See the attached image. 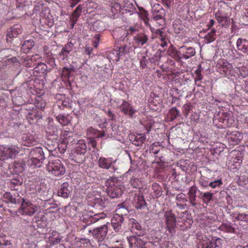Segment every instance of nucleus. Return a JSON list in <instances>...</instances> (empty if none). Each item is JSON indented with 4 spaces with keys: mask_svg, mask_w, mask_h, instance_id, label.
<instances>
[{
    "mask_svg": "<svg viewBox=\"0 0 248 248\" xmlns=\"http://www.w3.org/2000/svg\"><path fill=\"white\" fill-rule=\"evenodd\" d=\"M128 138L131 142L137 146H141L146 138L145 134H140L139 135L130 134Z\"/></svg>",
    "mask_w": 248,
    "mask_h": 248,
    "instance_id": "9b49d317",
    "label": "nucleus"
},
{
    "mask_svg": "<svg viewBox=\"0 0 248 248\" xmlns=\"http://www.w3.org/2000/svg\"><path fill=\"white\" fill-rule=\"evenodd\" d=\"M134 40L137 44L143 46L147 43L149 39L147 35L144 33H139L134 37Z\"/></svg>",
    "mask_w": 248,
    "mask_h": 248,
    "instance_id": "5701e85b",
    "label": "nucleus"
},
{
    "mask_svg": "<svg viewBox=\"0 0 248 248\" xmlns=\"http://www.w3.org/2000/svg\"><path fill=\"white\" fill-rule=\"evenodd\" d=\"M136 110L130 106L129 108L128 114L131 117H133V115L135 113Z\"/></svg>",
    "mask_w": 248,
    "mask_h": 248,
    "instance_id": "69168bd1",
    "label": "nucleus"
},
{
    "mask_svg": "<svg viewBox=\"0 0 248 248\" xmlns=\"http://www.w3.org/2000/svg\"><path fill=\"white\" fill-rule=\"evenodd\" d=\"M197 191V187L195 186H192L190 187L187 193L189 202L193 206H196L197 205V203L196 202Z\"/></svg>",
    "mask_w": 248,
    "mask_h": 248,
    "instance_id": "a211bd4d",
    "label": "nucleus"
},
{
    "mask_svg": "<svg viewBox=\"0 0 248 248\" xmlns=\"http://www.w3.org/2000/svg\"><path fill=\"white\" fill-rule=\"evenodd\" d=\"M152 18L155 21L162 20L163 22L165 21V16L166 11L159 4L154 5L152 9Z\"/></svg>",
    "mask_w": 248,
    "mask_h": 248,
    "instance_id": "0eeeda50",
    "label": "nucleus"
},
{
    "mask_svg": "<svg viewBox=\"0 0 248 248\" xmlns=\"http://www.w3.org/2000/svg\"><path fill=\"white\" fill-rule=\"evenodd\" d=\"M41 57L39 55H32L30 58L25 59L23 64L26 67L33 68L37 64V62L40 61Z\"/></svg>",
    "mask_w": 248,
    "mask_h": 248,
    "instance_id": "dca6fc26",
    "label": "nucleus"
},
{
    "mask_svg": "<svg viewBox=\"0 0 248 248\" xmlns=\"http://www.w3.org/2000/svg\"><path fill=\"white\" fill-rule=\"evenodd\" d=\"M243 20L248 22V9H246L243 13Z\"/></svg>",
    "mask_w": 248,
    "mask_h": 248,
    "instance_id": "052dcab7",
    "label": "nucleus"
},
{
    "mask_svg": "<svg viewBox=\"0 0 248 248\" xmlns=\"http://www.w3.org/2000/svg\"><path fill=\"white\" fill-rule=\"evenodd\" d=\"M129 48L126 45H124L119 47V57L124 56L126 53L129 52Z\"/></svg>",
    "mask_w": 248,
    "mask_h": 248,
    "instance_id": "37998d69",
    "label": "nucleus"
},
{
    "mask_svg": "<svg viewBox=\"0 0 248 248\" xmlns=\"http://www.w3.org/2000/svg\"><path fill=\"white\" fill-rule=\"evenodd\" d=\"M73 46V44L71 42H68L65 45V46L63 47L60 53V55L67 57L69 53L72 50Z\"/></svg>",
    "mask_w": 248,
    "mask_h": 248,
    "instance_id": "473e14b6",
    "label": "nucleus"
},
{
    "mask_svg": "<svg viewBox=\"0 0 248 248\" xmlns=\"http://www.w3.org/2000/svg\"><path fill=\"white\" fill-rule=\"evenodd\" d=\"M34 46V42L32 40H26L22 46L21 50L24 53H27Z\"/></svg>",
    "mask_w": 248,
    "mask_h": 248,
    "instance_id": "c85d7f7f",
    "label": "nucleus"
},
{
    "mask_svg": "<svg viewBox=\"0 0 248 248\" xmlns=\"http://www.w3.org/2000/svg\"><path fill=\"white\" fill-rule=\"evenodd\" d=\"M200 184L203 187H207L209 186V183L206 180H201L200 182Z\"/></svg>",
    "mask_w": 248,
    "mask_h": 248,
    "instance_id": "774afa93",
    "label": "nucleus"
},
{
    "mask_svg": "<svg viewBox=\"0 0 248 248\" xmlns=\"http://www.w3.org/2000/svg\"><path fill=\"white\" fill-rule=\"evenodd\" d=\"M74 70L73 68H67L64 67L62 68V77L63 79L67 80L69 78L71 72Z\"/></svg>",
    "mask_w": 248,
    "mask_h": 248,
    "instance_id": "58836bf2",
    "label": "nucleus"
},
{
    "mask_svg": "<svg viewBox=\"0 0 248 248\" xmlns=\"http://www.w3.org/2000/svg\"><path fill=\"white\" fill-rule=\"evenodd\" d=\"M235 219L239 221L240 225L248 226V213H238L235 217Z\"/></svg>",
    "mask_w": 248,
    "mask_h": 248,
    "instance_id": "cd10ccee",
    "label": "nucleus"
},
{
    "mask_svg": "<svg viewBox=\"0 0 248 248\" xmlns=\"http://www.w3.org/2000/svg\"><path fill=\"white\" fill-rule=\"evenodd\" d=\"M168 115L170 118V120L172 121L180 115L179 111L175 107H172L170 110Z\"/></svg>",
    "mask_w": 248,
    "mask_h": 248,
    "instance_id": "c9c22d12",
    "label": "nucleus"
},
{
    "mask_svg": "<svg viewBox=\"0 0 248 248\" xmlns=\"http://www.w3.org/2000/svg\"><path fill=\"white\" fill-rule=\"evenodd\" d=\"M9 246V248H10L12 246V244L11 243V241L6 239V237L4 236V237L0 238V248H1V246Z\"/></svg>",
    "mask_w": 248,
    "mask_h": 248,
    "instance_id": "a18cd8bd",
    "label": "nucleus"
},
{
    "mask_svg": "<svg viewBox=\"0 0 248 248\" xmlns=\"http://www.w3.org/2000/svg\"><path fill=\"white\" fill-rule=\"evenodd\" d=\"M243 139V135L239 132H235L231 134L229 139L234 144H238Z\"/></svg>",
    "mask_w": 248,
    "mask_h": 248,
    "instance_id": "c756f323",
    "label": "nucleus"
},
{
    "mask_svg": "<svg viewBox=\"0 0 248 248\" xmlns=\"http://www.w3.org/2000/svg\"><path fill=\"white\" fill-rule=\"evenodd\" d=\"M129 108L130 104L126 102H124V104L122 105L121 108L122 111L125 114H128Z\"/></svg>",
    "mask_w": 248,
    "mask_h": 248,
    "instance_id": "864d4df0",
    "label": "nucleus"
},
{
    "mask_svg": "<svg viewBox=\"0 0 248 248\" xmlns=\"http://www.w3.org/2000/svg\"><path fill=\"white\" fill-rule=\"evenodd\" d=\"M240 73L241 76L245 78L248 76V67L243 66L240 69Z\"/></svg>",
    "mask_w": 248,
    "mask_h": 248,
    "instance_id": "5fc2aeb1",
    "label": "nucleus"
},
{
    "mask_svg": "<svg viewBox=\"0 0 248 248\" xmlns=\"http://www.w3.org/2000/svg\"><path fill=\"white\" fill-rule=\"evenodd\" d=\"M42 115L41 112L38 111H33L32 112H29L27 115V119L29 121L30 123H31V120H38L42 118Z\"/></svg>",
    "mask_w": 248,
    "mask_h": 248,
    "instance_id": "2f4dec72",
    "label": "nucleus"
},
{
    "mask_svg": "<svg viewBox=\"0 0 248 248\" xmlns=\"http://www.w3.org/2000/svg\"><path fill=\"white\" fill-rule=\"evenodd\" d=\"M140 65L142 69L145 68L147 66V60L145 56H142L140 61Z\"/></svg>",
    "mask_w": 248,
    "mask_h": 248,
    "instance_id": "bf43d9fd",
    "label": "nucleus"
},
{
    "mask_svg": "<svg viewBox=\"0 0 248 248\" xmlns=\"http://www.w3.org/2000/svg\"><path fill=\"white\" fill-rule=\"evenodd\" d=\"M98 164L100 168L108 170L112 165V163L109 159L101 157L99 158Z\"/></svg>",
    "mask_w": 248,
    "mask_h": 248,
    "instance_id": "a878e982",
    "label": "nucleus"
},
{
    "mask_svg": "<svg viewBox=\"0 0 248 248\" xmlns=\"http://www.w3.org/2000/svg\"><path fill=\"white\" fill-rule=\"evenodd\" d=\"M222 242L223 240L220 238H212L211 240L208 239L202 246L203 248H222Z\"/></svg>",
    "mask_w": 248,
    "mask_h": 248,
    "instance_id": "f8f14e48",
    "label": "nucleus"
},
{
    "mask_svg": "<svg viewBox=\"0 0 248 248\" xmlns=\"http://www.w3.org/2000/svg\"><path fill=\"white\" fill-rule=\"evenodd\" d=\"M124 217L123 215L115 214L111 219V225L116 232L122 231V224L124 223Z\"/></svg>",
    "mask_w": 248,
    "mask_h": 248,
    "instance_id": "1a4fd4ad",
    "label": "nucleus"
},
{
    "mask_svg": "<svg viewBox=\"0 0 248 248\" xmlns=\"http://www.w3.org/2000/svg\"><path fill=\"white\" fill-rule=\"evenodd\" d=\"M82 7L81 5H79L75 11L73 12L72 15V19H75V22H77L78 17H79L82 12Z\"/></svg>",
    "mask_w": 248,
    "mask_h": 248,
    "instance_id": "4c0bfd02",
    "label": "nucleus"
},
{
    "mask_svg": "<svg viewBox=\"0 0 248 248\" xmlns=\"http://www.w3.org/2000/svg\"><path fill=\"white\" fill-rule=\"evenodd\" d=\"M103 23L101 21H96L93 23V26L95 30H99L98 27L102 25Z\"/></svg>",
    "mask_w": 248,
    "mask_h": 248,
    "instance_id": "e2e57ef3",
    "label": "nucleus"
},
{
    "mask_svg": "<svg viewBox=\"0 0 248 248\" xmlns=\"http://www.w3.org/2000/svg\"><path fill=\"white\" fill-rule=\"evenodd\" d=\"M25 166L26 164L23 161L19 162H14L8 165V169L10 172L18 174L24 170Z\"/></svg>",
    "mask_w": 248,
    "mask_h": 248,
    "instance_id": "9d476101",
    "label": "nucleus"
},
{
    "mask_svg": "<svg viewBox=\"0 0 248 248\" xmlns=\"http://www.w3.org/2000/svg\"><path fill=\"white\" fill-rule=\"evenodd\" d=\"M46 170L48 172H51L52 174L56 176H61L65 172V168L59 159L49 162L47 165Z\"/></svg>",
    "mask_w": 248,
    "mask_h": 248,
    "instance_id": "f03ea898",
    "label": "nucleus"
},
{
    "mask_svg": "<svg viewBox=\"0 0 248 248\" xmlns=\"http://www.w3.org/2000/svg\"><path fill=\"white\" fill-rule=\"evenodd\" d=\"M141 236L132 235L128 238L131 248H146V245L148 242L146 237L140 238Z\"/></svg>",
    "mask_w": 248,
    "mask_h": 248,
    "instance_id": "39448f33",
    "label": "nucleus"
},
{
    "mask_svg": "<svg viewBox=\"0 0 248 248\" xmlns=\"http://www.w3.org/2000/svg\"><path fill=\"white\" fill-rule=\"evenodd\" d=\"M41 158H32L28 160L27 164L30 167H32L33 168H39L41 166L44 160L43 159L42 156Z\"/></svg>",
    "mask_w": 248,
    "mask_h": 248,
    "instance_id": "bb28decb",
    "label": "nucleus"
},
{
    "mask_svg": "<svg viewBox=\"0 0 248 248\" xmlns=\"http://www.w3.org/2000/svg\"><path fill=\"white\" fill-rule=\"evenodd\" d=\"M245 181L246 180L244 179V178L243 177H240L238 180V184H239V185L243 186V185L246 184Z\"/></svg>",
    "mask_w": 248,
    "mask_h": 248,
    "instance_id": "0e129e2a",
    "label": "nucleus"
},
{
    "mask_svg": "<svg viewBox=\"0 0 248 248\" xmlns=\"http://www.w3.org/2000/svg\"><path fill=\"white\" fill-rule=\"evenodd\" d=\"M222 185L221 179H218L213 182H211L209 183V186L213 188H215L217 187H219Z\"/></svg>",
    "mask_w": 248,
    "mask_h": 248,
    "instance_id": "3c124183",
    "label": "nucleus"
},
{
    "mask_svg": "<svg viewBox=\"0 0 248 248\" xmlns=\"http://www.w3.org/2000/svg\"><path fill=\"white\" fill-rule=\"evenodd\" d=\"M100 35L99 34H97L95 35L93 37V43L94 44V47H96L99 44L100 41Z\"/></svg>",
    "mask_w": 248,
    "mask_h": 248,
    "instance_id": "13d9d810",
    "label": "nucleus"
},
{
    "mask_svg": "<svg viewBox=\"0 0 248 248\" xmlns=\"http://www.w3.org/2000/svg\"><path fill=\"white\" fill-rule=\"evenodd\" d=\"M108 231V226L107 224L104 225L100 227L90 230L89 232L92 233L94 238L97 239L98 242H102L106 237Z\"/></svg>",
    "mask_w": 248,
    "mask_h": 248,
    "instance_id": "7ed1b4c3",
    "label": "nucleus"
},
{
    "mask_svg": "<svg viewBox=\"0 0 248 248\" xmlns=\"http://www.w3.org/2000/svg\"><path fill=\"white\" fill-rule=\"evenodd\" d=\"M59 122L63 125H67L70 123V120L66 116L63 115H60L57 117Z\"/></svg>",
    "mask_w": 248,
    "mask_h": 248,
    "instance_id": "a19ab883",
    "label": "nucleus"
},
{
    "mask_svg": "<svg viewBox=\"0 0 248 248\" xmlns=\"http://www.w3.org/2000/svg\"><path fill=\"white\" fill-rule=\"evenodd\" d=\"M78 144L79 145L77 148H78L79 150H81V153H82V155H84V154L87 152V146L84 143L83 141L80 140L78 142Z\"/></svg>",
    "mask_w": 248,
    "mask_h": 248,
    "instance_id": "49530a36",
    "label": "nucleus"
},
{
    "mask_svg": "<svg viewBox=\"0 0 248 248\" xmlns=\"http://www.w3.org/2000/svg\"><path fill=\"white\" fill-rule=\"evenodd\" d=\"M6 198L8 199L9 202L14 204H19L20 202H25V200L21 198L17 193H16V194L14 193L13 194L10 193H7Z\"/></svg>",
    "mask_w": 248,
    "mask_h": 248,
    "instance_id": "f3484780",
    "label": "nucleus"
},
{
    "mask_svg": "<svg viewBox=\"0 0 248 248\" xmlns=\"http://www.w3.org/2000/svg\"><path fill=\"white\" fill-rule=\"evenodd\" d=\"M161 53L162 51L160 50H157L153 57L150 59L151 62H155L160 61L161 58Z\"/></svg>",
    "mask_w": 248,
    "mask_h": 248,
    "instance_id": "de8ad7c7",
    "label": "nucleus"
},
{
    "mask_svg": "<svg viewBox=\"0 0 248 248\" xmlns=\"http://www.w3.org/2000/svg\"><path fill=\"white\" fill-rule=\"evenodd\" d=\"M22 32V26L20 24H16L9 28L7 31L6 41L8 43H11L12 39L17 37L18 35Z\"/></svg>",
    "mask_w": 248,
    "mask_h": 248,
    "instance_id": "423d86ee",
    "label": "nucleus"
},
{
    "mask_svg": "<svg viewBox=\"0 0 248 248\" xmlns=\"http://www.w3.org/2000/svg\"><path fill=\"white\" fill-rule=\"evenodd\" d=\"M201 71H202L201 65V64H200L198 66V68L196 70V71L195 72V74L196 75V77L195 78V80L196 81V80L200 81L202 79L203 76H202V75L201 74Z\"/></svg>",
    "mask_w": 248,
    "mask_h": 248,
    "instance_id": "8fccbe9b",
    "label": "nucleus"
},
{
    "mask_svg": "<svg viewBox=\"0 0 248 248\" xmlns=\"http://www.w3.org/2000/svg\"><path fill=\"white\" fill-rule=\"evenodd\" d=\"M102 217L100 216V214H96L94 216V217H92L90 219V223H93L96 222L97 221H98L99 219L102 218Z\"/></svg>",
    "mask_w": 248,
    "mask_h": 248,
    "instance_id": "4d7b16f0",
    "label": "nucleus"
},
{
    "mask_svg": "<svg viewBox=\"0 0 248 248\" xmlns=\"http://www.w3.org/2000/svg\"><path fill=\"white\" fill-rule=\"evenodd\" d=\"M222 116L223 117H220V122H222V123L224 124L225 125H226L227 126H230L232 123H229V118L228 117V114H223Z\"/></svg>",
    "mask_w": 248,
    "mask_h": 248,
    "instance_id": "09e8293b",
    "label": "nucleus"
},
{
    "mask_svg": "<svg viewBox=\"0 0 248 248\" xmlns=\"http://www.w3.org/2000/svg\"><path fill=\"white\" fill-rule=\"evenodd\" d=\"M107 193L111 199L120 197L123 194L124 186L116 178L108 180L106 182Z\"/></svg>",
    "mask_w": 248,
    "mask_h": 248,
    "instance_id": "f257e3e1",
    "label": "nucleus"
},
{
    "mask_svg": "<svg viewBox=\"0 0 248 248\" xmlns=\"http://www.w3.org/2000/svg\"><path fill=\"white\" fill-rule=\"evenodd\" d=\"M131 232L138 236H143L146 233L145 230L135 219L129 220Z\"/></svg>",
    "mask_w": 248,
    "mask_h": 248,
    "instance_id": "6e6552de",
    "label": "nucleus"
},
{
    "mask_svg": "<svg viewBox=\"0 0 248 248\" xmlns=\"http://www.w3.org/2000/svg\"><path fill=\"white\" fill-rule=\"evenodd\" d=\"M11 187L17 189L16 187L21 186L23 183V179L21 176H17L16 178H13L11 180Z\"/></svg>",
    "mask_w": 248,
    "mask_h": 248,
    "instance_id": "72a5a7b5",
    "label": "nucleus"
},
{
    "mask_svg": "<svg viewBox=\"0 0 248 248\" xmlns=\"http://www.w3.org/2000/svg\"><path fill=\"white\" fill-rule=\"evenodd\" d=\"M202 199L203 203L207 205L211 201L213 200V194L210 192H205L202 194Z\"/></svg>",
    "mask_w": 248,
    "mask_h": 248,
    "instance_id": "f704fd0d",
    "label": "nucleus"
},
{
    "mask_svg": "<svg viewBox=\"0 0 248 248\" xmlns=\"http://www.w3.org/2000/svg\"><path fill=\"white\" fill-rule=\"evenodd\" d=\"M177 180H181L182 182H184L186 185H188L191 181V180L188 178L187 175L186 174H178Z\"/></svg>",
    "mask_w": 248,
    "mask_h": 248,
    "instance_id": "c03bdc74",
    "label": "nucleus"
},
{
    "mask_svg": "<svg viewBox=\"0 0 248 248\" xmlns=\"http://www.w3.org/2000/svg\"><path fill=\"white\" fill-rule=\"evenodd\" d=\"M135 207L137 209H142L147 206V203L143 196H138L135 198Z\"/></svg>",
    "mask_w": 248,
    "mask_h": 248,
    "instance_id": "393cba45",
    "label": "nucleus"
},
{
    "mask_svg": "<svg viewBox=\"0 0 248 248\" xmlns=\"http://www.w3.org/2000/svg\"><path fill=\"white\" fill-rule=\"evenodd\" d=\"M107 114L108 115V116H109V117L110 118V120H115V115L112 113V112L111 111H110V110H109L108 111V113H107Z\"/></svg>",
    "mask_w": 248,
    "mask_h": 248,
    "instance_id": "338daca9",
    "label": "nucleus"
},
{
    "mask_svg": "<svg viewBox=\"0 0 248 248\" xmlns=\"http://www.w3.org/2000/svg\"><path fill=\"white\" fill-rule=\"evenodd\" d=\"M69 186L67 182L63 183L61 185V188L58 190V195L64 198H67L70 192V190L68 189Z\"/></svg>",
    "mask_w": 248,
    "mask_h": 248,
    "instance_id": "4be33fe9",
    "label": "nucleus"
},
{
    "mask_svg": "<svg viewBox=\"0 0 248 248\" xmlns=\"http://www.w3.org/2000/svg\"><path fill=\"white\" fill-rule=\"evenodd\" d=\"M43 5L38 3V5H36L34 7L33 11L35 12H39L41 10L42 11L43 10Z\"/></svg>",
    "mask_w": 248,
    "mask_h": 248,
    "instance_id": "680f3d73",
    "label": "nucleus"
},
{
    "mask_svg": "<svg viewBox=\"0 0 248 248\" xmlns=\"http://www.w3.org/2000/svg\"><path fill=\"white\" fill-rule=\"evenodd\" d=\"M204 38L209 43L213 42L216 39V30L212 29L205 35Z\"/></svg>",
    "mask_w": 248,
    "mask_h": 248,
    "instance_id": "ea45409f",
    "label": "nucleus"
},
{
    "mask_svg": "<svg viewBox=\"0 0 248 248\" xmlns=\"http://www.w3.org/2000/svg\"><path fill=\"white\" fill-rule=\"evenodd\" d=\"M164 217L167 230L171 234H174L175 228L176 227V218L175 215L172 214L171 211H167L165 213Z\"/></svg>",
    "mask_w": 248,
    "mask_h": 248,
    "instance_id": "20e7f679",
    "label": "nucleus"
},
{
    "mask_svg": "<svg viewBox=\"0 0 248 248\" xmlns=\"http://www.w3.org/2000/svg\"><path fill=\"white\" fill-rule=\"evenodd\" d=\"M30 156L32 158H40L42 157L43 159H45V157L43 149L41 147H36L31 149L30 151Z\"/></svg>",
    "mask_w": 248,
    "mask_h": 248,
    "instance_id": "aec40b11",
    "label": "nucleus"
},
{
    "mask_svg": "<svg viewBox=\"0 0 248 248\" xmlns=\"http://www.w3.org/2000/svg\"><path fill=\"white\" fill-rule=\"evenodd\" d=\"M219 229L228 233H235L236 231L235 229L229 223H222L219 227Z\"/></svg>",
    "mask_w": 248,
    "mask_h": 248,
    "instance_id": "7c9ffc66",
    "label": "nucleus"
},
{
    "mask_svg": "<svg viewBox=\"0 0 248 248\" xmlns=\"http://www.w3.org/2000/svg\"><path fill=\"white\" fill-rule=\"evenodd\" d=\"M47 68V66L45 63L39 62L33 68V74H36L37 76H39L41 74L45 73Z\"/></svg>",
    "mask_w": 248,
    "mask_h": 248,
    "instance_id": "412c9836",
    "label": "nucleus"
},
{
    "mask_svg": "<svg viewBox=\"0 0 248 248\" xmlns=\"http://www.w3.org/2000/svg\"><path fill=\"white\" fill-rule=\"evenodd\" d=\"M196 51L194 47H186L183 46L180 47V51L179 54L181 55V58H184L186 59H188L195 54Z\"/></svg>",
    "mask_w": 248,
    "mask_h": 248,
    "instance_id": "ddd939ff",
    "label": "nucleus"
},
{
    "mask_svg": "<svg viewBox=\"0 0 248 248\" xmlns=\"http://www.w3.org/2000/svg\"><path fill=\"white\" fill-rule=\"evenodd\" d=\"M216 17L218 21L221 22L226 20L227 16L222 12H218L216 14Z\"/></svg>",
    "mask_w": 248,
    "mask_h": 248,
    "instance_id": "603ef678",
    "label": "nucleus"
},
{
    "mask_svg": "<svg viewBox=\"0 0 248 248\" xmlns=\"http://www.w3.org/2000/svg\"><path fill=\"white\" fill-rule=\"evenodd\" d=\"M237 47L239 50L243 53H248V41L246 39L239 38L236 43Z\"/></svg>",
    "mask_w": 248,
    "mask_h": 248,
    "instance_id": "6ab92c4d",
    "label": "nucleus"
},
{
    "mask_svg": "<svg viewBox=\"0 0 248 248\" xmlns=\"http://www.w3.org/2000/svg\"><path fill=\"white\" fill-rule=\"evenodd\" d=\"M152 189L157 197L161 195L162 188L157 183H154L152 184Z\"/></svg>",
    "mask_w": 248,
    "mask_h": 248,
    "instance_id": "79ce46f5",
    "label": "nucleus"
},
{
    "mask_svg": "<svg viewBox=\"0 0 248 248\" xmlns=\"http://www.w3.org/2000/svg\"><path fill=\"white\" fill-rule=\"evenodd\" d=\"M129 183L130 185L135 188H140L141 186V181L138 178H136L135 177H132Z\"/></svg>",
    "mask_w": 248,
    "mask_h": 248,
    "instance_id": "e433bc0d",
    "label": "nucleus"
},
{
    "mask_svg": "<svg viewBox=\"0 0 248 248\" xmlns=\"http://www.w3.org/2000/svg\"><path fill=\"white\" fill-rule=\"evenodd\" d=\"M31 204H28L24 202H22L21 207L16 211V214L24 215L31 216L35 213L34 209L32 208L31 206Z\"/></svg>",
    "mask_w": 248,
    "mask_h": 248,
    "instance_id": "4468645a",
    "label": "nucleus"
},
{
    "mask_svg": "<svg viewBox=\"0 0 248 248\" xmlns=\"http://www.w3.org/2000/svg\"><path fill=\"white\" fill-rule=\"evenodd\" d=\"M139 14L140 15L142 18L144 19L145 22H148L149 21V18L148 17V12L145 9L140 13Z\"/></svg>",
    "mask_w": 248,
    "mask_h": 248,
    "instance_id": "6e6d98bb",
    "label": "nucleus"
},
{
    "mask_svg": "<svg viewBox=\"0 0 248 248\" xmlns=\"http://www.w3.org/2000/svg\"><path fill=\"white\" fill-rule=\"evenodd\" d=\"M4 159L14 158L18 153V148L16 146L6 147L3 148Z\"/></svg>",
    "mask_w": 248,
    "mask_h": 248,
    "instance_id": "2eb2a0df",
    "label": "nucleus"
},
{
    "mask_svg": "<svg viewBox=\"0 0 248 248\" xmlns=\"http://www.w3.org/2000/svg\"><path fill=\"white\" fill-rule=\"evenodd\" d=\"M232 66L228 62H223L222 64L218 68L220 74L225 76H229L230 74Z\"/></svg>",
    "mask_w": 248,
    "mask_h": 248,
    "instance_id": "b1692460",
    "label": "nucleus"
}]
</instances>
